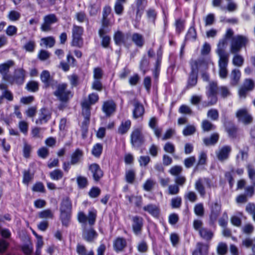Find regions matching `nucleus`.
Returning <instances> with one entry per match:
<instances>
[{
    "label": "nucleus",
    "mask_w": 255,
    "mask_h": 255,
    "mask_svg": "<svg viewBox=\"0 0 255 255\" xmlns=\"http://www.w3.org/2000/svg\"><path fill=\"white\" fill-rule=\"evenodd\" d=\"M227 45L226 38H223L220 40L217 46L216 52L219 57V59H229V54L225 50Z\"/></svg>",
    "instance_id": "nucleus-8"
},
{
    "label": "nucleus",
    "mask_w": 255,
    "mask_h": 255,
    "mask_svg": "<svg viewBox=\"0 0 255 255\" xmlns=\"http://www.w3.org/2000/svg\"><path fill=\"white\" fill-rule=\"evenodd\" d=\"M241 75L239 70L235 69L232 70L231 74V84L234 85H237L240 79Z\"/></svg>",
    "instance_id": "nucleus-28"
},
{
    "label": "nucleus",
    "mask_w": 255,
    "mask_h": 255,
    "mask_svg": "<svg viewBox=\"0 0 255 255\" xmlns=\"http://www.w3.org/2000/svg\"><path fill=\"white\" fill-rule=\"evenodd\" d=\"M107 32L106 29L101 28L99 31V34L101 38H102V44L104 47H107L110 43V37L108 36L105 35V33Z\"/></svg>",
    "instance_id": "nucleus-26"
},
{
    "label": "nucleus",
    "mask_w": 255,
    "mask_h": 255,
    "mask_svg": "<svg viewBox=\"0 0 255 255\" xmlns=\"http://www.w3.org/2000/svg\"><path fill=\"white\" fill-rule=\"evenodd\" d=\"M101 190L98 187H93L89 192V195L91 198L97 197L100 194Z\"/></svg>",
    "instance_id": "nucleus-63"
},
{
    "label": "nucleus",
    "mask_w": 255,
    "mask_h": 255,
    "mask_svg": "<svg viewBox=\"0 0 255 255\" xmlns=\"http://www.w3.org/2000/svg\"><path fill=\"white\" fill-rule=\"evenodd\" d=\"M229 59H219V75L222 79L226 78L228 74L227 67L228 64Z\"/></svg>",
    "instance_id": "nucleus-18"
},
{
    "label": "nucleus",
    "mask_w": 255,
    "mask_h": 255,
    "mask_svg": "<svg viewBox=\"0 0 255 255\" xmlns=\"http://www.w3.org/2000/svg\"><path fill=\"white\" fill-rule=\"evenodd\" d=\"M228 3L226 6V9H227L229 11H235L238 8L237 4L232 0H226Z\"/></svg>",
    "instance_id": "nucleus-56"
},
{
    "label": "nucleus",
    "mask_w": 255,
    "mask_h": 255,
    "mask_svg": "<svg viewBox=\"0 0 255 255\" xmlns=\"http://www.w3.org/2000/svg\"><path fill=\"white\" fill-rule=\"evenodd\" d=\"M255 186L253 185L252 186H248L245 187V195H246L247 197L251 198L252 197L255 193Z\"/></svg>",
    "instance_id": "nucleus-59"
},
{
    "label": "nucleus",
    "mask_w": 255,
    "mask_h": 255,
    "mask_svg": "<svg viewBox=\"0 0 255 255\" xmlns=\"http://www.w3.org/2000/svg\"><path fill=\"white\" fill-rule=\"evenodd\" d=\"M219 89L220 94L224 98L229 96L231 94L229 89L226 86H221Z\"/></svg>",
    "instance_id": "nucleus-57"
},
{
    "label": "nucleus",
    "mask_w": 255,
    "mask_h": 255,
    "mask_svg": "<svg viewBox=\"0 0 255 255\" xmlns=\"http://www.w3.org/2000/svg\"><path fill=\"white\" fill-rule=\"evenodd\" d=\"M249 178L252 180V184L255 186V169L251 164L247 166Z\"/></svg>",
    "instance_id": "nucleus-37"
},
{
    "label": "nucleus",
    "mask_w": 255,
    "mask_h": 255,
    "mask_svg": "<svg viewBox=\"0 0 255 255\" xmlns=\"http://www.w3.org/2000/svg\"><path fill=\"white\" fill-rule=\"evenodd\" d=\"M114 40L116 44L119 45L126 43L125 36L121 31L115 33Z\"/></svg>",
    "instance_id": "nucleus-32"
},
{
    "label": "nucleus",
    "mask_w": 255,
    "mask_h": 255,
    "mask_svg": "<svg viewBox=\"0 0 255 255\" xmlns=\"http://www.w3.org/2000/svg\"><path fill=\"white\" fill-rule=\"evenodd\" d=\"M221 211V206L217 203H215L211 206L210 219L212 223H214L217 219Z\"/></svg>",
    "instance_id": "nucleus-22"
},
{
    "label": "nucleus",
    "mask_w": 255,
    "mask_h": 255,
    "mask_svg": "<svg viewBox=\"0 0 255 255\" xmlns=\"http://www.w3.org/2000/svg\"><path fill=\"white\" fill-rule=\"evenodd\" d=\"M131 126V122L129 120L123 122L119 128V132L124 134L129 129Z\"/></svg>",
    "instance_id": "nucleus-33"
},
{
    "label": "nucleus",
    "mask_w": 255,
    "mask_h": 255,
    "mask_svg": "<svg viewBox=\"0 0 255 255\" xmlns=\"http://www.w3.org/2000/svg\"><path fill=\"white\" fill-rule=\"evenodd\" d=\"M194 212L198 216H203L204 214V209L202 203H198L194 207Z\"/></svg>",
    "instance_id": "nucleus-47"
},
{
    "label": "nucleus",
    "mask_w": 255,
    "mask_h": 255,
    "mask_svg": "<svg viewBox=\"0 0 255 255\" xmlns=\"http://www.w3.org/2000/svg\"><path fill=\"white\" fill-rule=\"evenodd\" d=\"M219 139V135L217 133L213 134L210 138L204 139V142L206 145H212L216 143Z\"/></svg>",
    "instance_id": "nucleus-36"
},
{
    "label": "nucleus",
    "mask_w": 255,
    "mask_h": 255,
    "mask_svg": "<svg viewBox=\"0 0 255 255\" xmlns=\"http://www.w3.org/2000/svg\"><path fill=\"white\" fill-rule=\"evenodd\" d=\"M43 43L46 46L52 47L55 43L54 39L52 37H47L41 39Z\"/></svg>",
    "instance_id": "nucleus-52"
},
{
    "label": "nucleus",
    "mask_w": 255,
    "mask_h": 255,
    "mask_svg": "<svg viewBox=\"0 0 255 255\" xmlns=\"http://www.w3.org/2000/svg\"><path fill=\"white\" fill-rule=\"evenodd\" d=\"M228 216L226 212H224L222 217L219 219V224L222 227H225L228 223Z\"/></svg>",
    "instance_id": "nucleus-62"
},
{
    "label": "nucleus",
    "mask_w": 255,
    "mask_h": 255,
    "mask_svg": "<svg viewBox=\"0 0 255 255\" xmlns=\"http://www.w3.org/2000/svg\"><path fill=\"white\" fill-rule=\"evenodd\" d=\"M89 169L93 174L95 180L98 181L103 175V171L99 165L96 163L91 164Z\"/></svg>",
    "instance_id": "nucleus-17"
},
{
    "label": "nucleus",
    "mask_w": 255,
    "mask_h": 255,
    "mask_svg": "<svg viewBox=\"0 0 255 255\" xmlns=\"http://www.w3.org/2000/svg\"><path fill=\"white\" fill-rule=\"evenodd\" d=\"M63 173L59 169H55L50 173V178L54 180H59L63 177Z\"/></svg>",
    "instance_id": "nucleus-41"
},
{
    "label": "nucleus",
    "mask_w": 255,
    "mask_h": 255,
    "mask_svg": "<svg viewBox=\"0 0 255 255\" xmlns=\"http://www.w3.org/2000/svg\"><path fill=\"white\" fill-rule=\"evenodd\" d=\"M72 45L78 47L82 46L83 42L82 37L72 36Z\"/></svg>",
    "instance_id": "nucleus-54"
},
{
    "label": "nucleus",
    "mask_w": 255,
    "mask_h": 255,
    "mask_svg": "<svg viewBox=\"0 0 255 255\" xmlns=\"http://www.w3.org/2000/svg\"><path fill=\"white\" fill-rule=\"evenodd\" d=\"M143 142V136L139 129H135L131 134V142L134 147H138Z\"/></svg>",
    "instance_id": "nucleus-15"
},
{
    "label": "nucleus",
    "mask_w": 255,
    "mask_h": 255,
    "mask_svg": "<svg viewBox=\"0 0 255 255\" xmlns=\"http://www.w3.org/2000/svg\"><path fill=\"white\" fill-rule=\"evenodd\" d=\"M219 88L217 87V83L215 82H210L206 87V95L209 99V103L210 105H214L217 102V93Z\"/></svg>",
    "instance_id": "nucleus-5"
},
{
    "label": "nucleus",
    "mask_w": 255,
    "mask_h": 255,
    "mask_svg": "<svg viewBox=\"0 0 255 255\" xmlns=\"http://www.w3.org/2000/svg\"><path fill=\"white\" fill-rule=\"evenodd\" d=\"M126 198L131 203H134L136 206L139 207L141 204V197L135 196H127Z\"/></svg>",
    "instance_id": "nucleus-40"
},
{
    "label": "nucleus",
    "mask_w": 255,
    "mask_h": 255,
    "mask_svg": "<svg viewBox=\"0 0 255 255\" xmlns=\"http://www.w3.org/2000/svg\"><path fill=\"white\" fill-rule=\"evenodd\" d=\"M255 84L254 81L250 79L245 80L243 86L240 88L239 93L240 97L245 98L247 93L254 89Z\"/></svg>",
    "instance_id": "nucleus-9"
},
{
    "label": "nucleus",
    "mask_w": 255,
    "mask_h": 255,
    "mask_svg": "<svg viewBox=\"0 0 255 255\" xmlns=\"http://www.w3.org/2000/svg\"><path fill=\"white\" fill-rule=\"evenodd\" d=\"M203 183H205L208 187L211 188L212 186L210 181L207 178H205L203 180L199 179L196 181L195 183V188L202 197L204 196L206 193Z\"/></svg>",
    "instance_id": "nucleus-14"
},
{
    "label": "nucleus",
    "mask_w": 255,
    "mask_h": 255,
    "mask_svg": "<svg viewBox=\"0 0 255 255\" xmlns=\"http://www.w3.org/2000/svg\"><path fill=\"white\" fill-rule=\"evenodd\" d=\"M96 217L97 211L94 209H92L89 211L88 216L82 211L79 212L77 215V219L80 223L86 224L88 221L90 225L95 224Z\"/></svg>",
    "instance_id": "nucleus-4"
},
{
    "label": "nucleus",
    "mask_w": 255,
    "mask_h": 255,
    "mask_svg": "<svg viewBox=\"0 0 255 255\" xmlns=\"http://www.w3.org/2000/svg\"><path fill=\"white\" fill-rule=\"evenodd\" d=\"M231 151V146L224 145L219 147L215 153L218 159L221 162H224L229 159Z\"/></svg>",
    "instance_id": "nucleus-7"
},
{
    "label": "nucleus",
    "mask_w": 255,
    "mask_h": 255,
    "mask_svg": "<svg viewBox=\"0 0 255 255\" xmlns=\"http://www.w3.org/2000/svg\"><path fill=\"white\" fill-rule=\"evenodd\" d=\"M67 84L62 83L57 86V90L54 92V95L60 101L67 102L73 96L71 91L67 90Z\"/></svg>",
    "instance_id": "nucleus-3"
},
{
    "label": "nucleus",
    "mask_w": 255,
    "mask_h": 255,
    "mask_svg": "<svg viewBox=\"0 0 255 255\" xmlns=\"http://www.w3.org/2000/svg\"><path fill=\"white\" fill-rule=\"evenodd\" d=\"M78 186L80 188H83L85 187L87 185V179L83 176H78L77 179Z\"/></svg>",
    "instance_id": "nucleus-64"
},
{
    "label": "nucleus",
    "mask_w": 255,
    "mask_h": 255,
    "mask_svg": "<svg viewBox=\"0 0 255 255\" xmlns=\"http://www.w3.org/2000/svg\"><path fill=\"white\" fill-rule=\"evenodd\" d=\"M51 118L50 112L46 109H42L40 111L39 118L36 120V123L39 125H42L46 123Z\"/></svg>",
    "instance_id": "nucleus-16"
},
{
    "label": "nucleus",
    "mask_w": 255,
    "mask_h": 255,
    "mask_svg": "<svg viewBox=\"0 0 255 255\" xmlns=\"http://www.w3.org/2000/svg\"><path fill=\"white\" fill-rule=\"evenodd\" d=\"M103 146L100 143L95 144L92 149V154L96 157H99L102 153Z\"/></svg>",
    "instance_id": "nucleus-43"
},
{
    "label": "nucleus",
    "mask_w": 255,
    "mask_h": 255,
    "mask_svg": "<svg viewBox=\"0 0 255 255\" xmlns=\"http://www.w3.org/2000/svg\"><path fill=\"white\" fill-rule=\"evenodd\" d=\"M149 64V61L146 56L144 55L140 62L139 68L140 70L143 72V74L146 72Z\"/></svg>",
    "instance_id": "nucleus-35"
},
{
    "label": "nucleus",
    "mask_w": 255,
    "mask_h": 255,
    "mask_svg": "<svg viewBox=\"0 0 255 255\" xmlns=\"http://www.w3.org/2000/svg\"><path fill=\"white\" fill-rule=\"evenodd\" d=\"M116 109V104L112 101H108L104 103L102 110L107 116H110Z\"/></svg>",
    "instance_id": "nucleus-19"
},
{
    "label": "nucleus",
    "mask_w": 255,
    "mask_h": 255,
    "mask_svg": "<svg viewBox=\"0 0 255 255\" xmlns=\"http://www.w3.org/2000/svg\"><path fill=\"white\" fill-rule=\"evenodd\" d=\"M72 205L71 201L69 197H65L63 199L60 205V212H72Z\"/></svg>",
    "instance_id": "nucleus-21"
},
{
    "label": "nucleus",
    "mask_w": 255,
    "mask_h": 255,
    "mask_svg": "<svg viewBox=\"0 0 255 255\" xmlns=\"http://www.w3.org/2000/svg\"><path fill=\"white\" fill-rule=\"evenodd\" d=\"M144 211L147 212L154 217H158L159 215V207L154 204H149L143 207Z\"/></svg>",
    "instance_id": "nucleus-20"
},
{
    "label": "nucleus",
    "mask_w": 255,
    "mask_h": 255,
    "mask_svg": "<svg viewBox=\"0 0 255 255\" xmlns=\"http://www.w3.org/2000/svg\"><path fill=\"white\" fill-rule=\"evenodd\" d=\"M90 104L88 101L85 100L82 103V114L86 121H89L91 115Z\"/></svg>",
    "instance_id": "nucleus-25"
},
{
    "label": "nucleus",
    "mask_w": 255,
    "mask_h": 255,
    "mask_svg": "<svg viewBox=\"0 0 255 255\" xmlns=\"http://www.w3.org/2000/svg\"><path fill=\"white\" fill-rule=\"evenodd\" d=\"M132 228L133 233L139 235L143 227V219L139 216H134L132 218Z\"/></svg>",
    "instance_id": "nucleus-13"
},
{
    "label": "nucleus",
    "mask_w": 255,
    "mask_h": 255,
    "mask_svg": "<svg viewBox=\"0 0 255 255\" xmlns=\"http://www.w3.org/2000/svg\"><path fill=\"white\" fill-rule=\"evenodd\" d=\"M236 117L240 122L249 125L253 122V117L247 108H241L236 112Z\"/></svg>",
    "instance_id": "nucleus-6"
},
{
    "label": "nucleus",
    "mask_w": 255,
    "mask_h": 255,
    "mask_svg": "<svg viewBox=\"0 0 255 255\" xmlns=\"http://www.w3.org/2000/svg\"><path fill=\"white\" fill-rule=\"evenodd\" d=\"M144 112L143 106L138 102H135L134 104V109L133 110V117L137 119L143 116Z\"/></svg>",
    "instance_id": "nucleus-23"
},
{
    "label": "nucleus",
    "mask_w": 255,
    "mask_h": 255,
    "mask_svg": "<svg viewBox=\"0 0 255 255\" xmlns=\"http://www.w3.org/2000/svg\"><path fill=\"white\" fill-rule=\"evenodd\" d=\"M8 18L12 21L18 20L20 17V13L15 10H11L8 15Z\"/></svg>",
    "instance_id": "nucleus-44"
},
{
    "label": "nucleus",
    "mask_w": 255,
    "mask_h": 255,
    "mask_svg": "<svg viewBox=\"0 0 255 255\" xmlns=\"http://www.w3.org/2000/svg\"><path fill=\"white\" fill-rule=\"evenodd\" d=\"M26 88L28 91L36 92L38 89V84L35 81H31L27 83Z\"/></svg>",
    "instance_id": "nucleus-55"
},
{
    "label": "nucleus",
    "mask_w": 255,
    "mask_h": 255,
    "mask_svg": "<svg viewBox=\"0 0 255 255\" xmlns=\"http://www.w3.org/2000/svg\"><path fill=\"white\" fill-rule=\"evenodd\" d=\"M82 156V151L79 149H76V151L72 155L71 163L72 164H75L77 163Z\"/></svg>",
    "instance_id": "nucleus-38"
},
{
    "label": "nucleus",
    "mask_w": 255,
    "mask_h": 255,
    "mask_svg": "<svg viewBox=\"0 0 255 255\" xmlns=\"http://www.w3.org/2000/svg\"><path fill=\"white\" fill-rule=\"evenodd\" d=\"M35 47V43L34 41L30 40L25 44L23 48L26 51L32 52L34 51Z\"/></svg>",
    "instance_id": "nucleus-51"
},
{
    "label": "nucleus",
    "mask_w": 255,
    "mask_h": 255,
    "mask_svg": "<svg viewBox=\"0 0 255 255\" xmlns=\"http://www.w3.org/2000/svg\"><path fill=\"white\" fill-rule=\"evenodd\" d=\"M207 63L204 59H199L191 63V73L188 81V87H193L197 82V73L199 70L207 68Z\"/></svg>",
    "instance_id": "nucleus-2"
},
{
    "label": "nucleus",
    "mask_w": 255,
    "mask_h": 255,
    "mask_svg": "<svg viewBox=\"0 0 255 255\" xmlns=\"http://www.w3.org/2000/svg\"><path fill=\"white\" fill-rule=\"evenodd\" d=\"M227 252V246L225 243H220L217 247V252L219 255H225Z\"/></svg>",
    "instance_id": "nucleus-50"
},
{
    "label": "nucleus",
    "mask_w": 255,
    "mask_h": 255,
    "mask_svg": "<svg viewBox=\"0 0 255 255\" xmlns=\"http://www.w3.org/2000/svg\"><path fill=\"white\" fill-rule=\"evenodd\" d=\"M196 128L194 126L189 125L185 127L183 131V133L185 136H188L193 134Z\"/></svg>",
    "instance_id": "nucleus-53"
},
{
    "label": "nucleus",
    "mask_w": 255,
    "mask_h": 255,
    "mask_svg": "<svg viewBox=\"0 0 255 255\" xmlns=\"http://www.w3.org/2000/svg\"><path fill=\"white\" fill-rule=\"evenodd\" d=\"M125 3V2L121 1L118 0H116L115 5V10L117 14H121L122 13L124 10L123 4Z\"/></svg>",
    "instance_id": "nucleus-48"
},
{
    "label": "nucleus",
    "mask_w": 255,
    "mask_h": 255,
    "mask_svg": "<svg viewBox=\"0 0 255 255\" xmlns=\"http://www.w3.org/2000/svg\"><path fill=\"white\" fill-rule=\"evenodd\" d=\"M126 246V241L123 238H118L114 242V246L117 251H122Z\"/></svg>",
    "instance_id": "nucleus-31"
},
{
    "label": "nucleus",
    "mask_w": 255,
    "mask_h": 255,
    "mask_svg": "<svg viewBox=\"0 0 255 255\" xmlns=\"http://www.w3.org/2000/svg\"><path fill=\"white\" fill-rule=\"evenodd\" d=\"M18 128L21 132L25 135L27 134L28 128V125L27 122L24 121H20L18 123Z\"/></svg>",
    "instance_id": "nucleus-49"
},
{
    "label": "nucleus",
    "mask_w": 255,
    "mask_h": 255,
    "mask_svg": "<svg viewBox=\"0 0 255 255\" xmlns=\"http://www.w3.org/2000/svg\"><path fill=\"white\" fill-rule=\"evenodd\" d=\"M135 178V172L133 170H129L126 172V179L128 183L133 182Z\"/></svg>",
    "instance_id": "nucleus-58"
},
{
    "label": "nucleus",
    "mask_w": 255,
    "mask_h": 255,
    "mask_svg": "<svg viewBox=\"0 0 255 255\" xmlns=\"http://www.w3.org/2000/svg\"><path fill=\"white\" fill-rule=\"evenodd\" d=\"M72 212H60V219L63 226H68L69 224Z\"/></svg>",
    "instance_id": "nucleus-30"
},
{
    "label": "nucleus",
    "mask_w": 255,
    "mask_h": 255,
    "mask_svg": "<svg viewBox=\"0 0 255 255\" xmlns=\"http://www.w3.org/2000/svg\"><path fill=\"white\" fill-rule=\"evenodd\" d=\"M132 40L137 46L141 47L143 45V38L141 34L138 33L133 34L132 36Z\"/></svg>",
    "instance_id": "nucleus-34"
},
{
    "label": "nucleus",
    "mask_w": 255,
    "mask_h": 255,
    "mask_svg": "<svg viewBox=\"0 0 255 255\" xmlns=\"http://www.w3.org/2000/svg\"><path fill=\"white\" fill-rule=\"evenodd\" d=\"M77 252L79 255H94V252L91 251L87 253L85 247L84 246L78 245L77 247Z\"/></svg>",
    "instance_id": "nucleus-46"
},
{
    "label": "nucleus",
    "mask_w": 255,
    "mask_h": 255,
    "mask_svg": "<svg viewBox=\"0 0 255 255\" xmlns=\"http://www.w3.org/2000/svg\"><path fill=\"white\" fill-rule=\"evenodd\" d=\"M97 233L93 229L85 230L83 232V238L88 242H92L97 237Z\"/></svg>",
    "instance_id": "nucleus-24"
},
{
    "label": "nucleus",
    "mask_w": 255,
    "mask_h": 255,
    "mask_svg": "<svg viewBox=\"0 0 255 255\" xmlns=\"http://www.w3.org/2000/svg\"><path fill=\"white\" fill-rule=\"evenodd\" d=\"M57 21L56 16L51 14L44 17V23L42 24L41 29L43 31H48L51 29V25Z\"/></svg>",
    "instance_id": "nucleus-10"
},
{
    "label": "nucleus",
    "mask_w": 255,
    "mask_h": 255,
    "mask_svg": "<svg viewBox=\"0 0 255 255\" xmlns=\"http://www.w3.org/2000/svg\"><path fill=\"white\" fill-rule=\"evenodd\" d=\"M40 79L46 87L49 86L51 78L50 73L48 71L44 70L42 71L40 75Z\"/></svg>",
    "instance_id": "nucleus-27"
},
{
    "label": "nucleus",
    "mask_w": 255,
    "mask_h": 255,
    "mask_svg": "<svg viewBox=\"0 0 255 255\" xmlns=\"http://www.w3.org/2000/svg\"><path fill=\"white\" fill-rule=\"evenodd\" d=\"M17 29L14 25H9L6 29V34L9 36H12L16 34Z\"/></svg>",
    "instance_id": "nucleus-60"
},
{
    "label": "nucleus",
    "mask_w": 255,
    "mask_h": 255,
    "mask_svg": "<svg viewBox=\"0 0 255 255\" xmlns=\"http://www.w3.org/2000/svg\"><path fill=\"white\" fill-rule=\"evenodd\" d=\"M248 42V38L246 36L237 35L232 37L230 46V52L234 54L233 58V64L237 67H241L244 62L242 56L238 53L243 47L246 46Z\"/></svg>",
    "instance_id": "nucleus-1"
},
{
    "label": "nucleus",
    "mask_w": 255,
    "mask_h": 255,
    "mask_svg": "<svg viewBox=\"0 0 255 255\" xmlns=\"http://www.w3.org/2000/svg\"><path fill=\"white\" fill-rule=\"evenodd\" d=\"M83 29L82 27L76 25H73L72 29V36L82 37Z\"/></svg>",
    "instance_id": "nucleus-45"
},
{
    "label": "nucleus",
    "mask_w": 255,
    "mask_h": 255,
    "mask_svg": "<svg viewBox=\"0 0 255 255\" xmlns=\"http://www.w3.org/2000/svg\"><path fill=\"white\" fill-rule=\"evenodd\" d=\"M199 233L203 239L207 241L210 240L213 237V233L210 230L206 228L200 230Z\"/></svg>",
    "instance_id": "nucleus-29"
},
{
    "label": "nucleus",
    "mask_w": 255,
    "mask_h": 255,
    "mask_svg": "<svg viewBox=\"0 0 255 255\" xmlns=\"http://www.w3.org/2000/svg\"><path fill=\"white\" fill-rule=\"evenodd\" d=\"M21 250L25 255H31L33 252V247L31 243L21 246Z\"/></svg>",
    "instance_id": "nucleus-42"
},
{
    "label": "nucleus",
    "mask_w": 255,
    "mask_h": 255,
    "mask_svg": "<svg viewBox=\"0 0 255 255\" xmlns=\"http://www.w3.org/2000/svg\"><path fill=\"white\" fill-rule=\"evenodd\" d=\"M41 128L35 127L32 129L31 135L35 138H42V135L40 132Z\"/></svg>",
    "instance_id": "nucleus-61"
},
{
    "label": "nucleus",
    "mask_w": 255,
    "mask_h": 255,
    "mask_svg": "<svg viewBox=\"0 0 255 255\" xmlns=\"http://www.w3.org/2000/svg\"><path fill=\"white\" fill-rule=\"evenodd\" d=\"M25 72L22 69L15 70L14 77H12L11 81H7L10 84L15 83L17 85H22L25 79Z\"/></svg>",
    "instance_id": "nucleus-12"
},
{
    "label": "nucleus",
    "mask_w": 255,
    "mask_h": 255,
    "mask_svg": "<svg viewBox=\"0 0 255 255\" xmlns=\"http://www.w3.org/2000/svg\"><path fill=\"white\" fill-rule=\"evenodd\" d=\"M13 64L12 61H8L7 62L0 64V73L3 76V79L5 81H11L12 76L7 74L9 71V68Z\"/></svg>",
    "instance_id": "nucleus-11"
},
{
    "label": "nucleus",
    "mask_w": 255,
    "mask_h": 255,
    "mask_svg": "<svg viewBox=\"0 0 255 255\" xmlns=\"http://www.w3.org/2000/svg\"><path fill=\"white\" fill-rule=\"evenodd\" d=\"M38 216L41 219H52L53 213L50 209H46L40 212Z\"/></svg>",
    "instance_id": "nucleus-39"
}]
</instances>
